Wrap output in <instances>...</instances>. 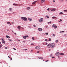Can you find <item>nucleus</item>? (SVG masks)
Returning <instances> with one entry per match:
<instances>
[{"label": "nucleus", "instance_id": "36", "mask_svg": "<svg viewBox=\"0 0 67 67\" xmlns=\"http://www.w3.org/2000/svg\"><path fill=\"white\" fill-rule=\"evenodd\" d=\"M50 56L51 57H52V56H53V55L52 54H51Z\"/></svg>", "mask_w": 67, "mask_h": 67}, {"label": "nucleus", "instance_id": "9", "mask_svg": "<svg viewBox=\"0 0 67 67\" xmlns=\"http://www.w3.org/2000/svg\"><path fill=\"white\" fill-rule=\"evenodd\" d=\"M38 30L39 31H42L43 30V29L41 28H39L38 29Z\"/></svg>", "mask_w": 67, "mask_h": 67}, {"label": "nucleus", "instance_id": "63", "mask_svg": "<svg viewBox=\"0 0 67 67\" xmlns=\"http://www.w3.org/2000/svg\"><path fill=\"white\" fill-rule=\"evenodd\" d=\"M12 32H13V31H12Z\"/></svg>", "mask_w": 67, "mask_h": 67}, {"label": "nucleus", "instance_id": "41", "mask_svg": "<svg viewBox=\"0 0 67 67\" xmlns=\"http://www.w3.org/2000/svg\"><path fill=\"white\" fill-rule=\"evenodd\" d=\"M5 49H7L8 48V47H6L5 48Z\"/></svg>", "mask_w": 67, "mask_h": 67}, {"label": "nucleus", "instance_id": "34", "mask_svg": "<svg viewBox=\"0 0 67 67\" xmlns=\"http://www.w3.org/2000/svg\"><path fill=\"white\" fill-rule=\"evenodd\" d=\"M64 12H67V10H64Z\"/></svg>", "mask_w": 67, "mask_h": 67}, {"label": "nucleus", "instance_id": "51", "mask_svg": "<svg viewBox=\"0 0 67 67\" xmlns=\"http://www.w3.org/2000/svg\"><path fill=\"white\" fill-rule=\"evenodd\" d=\"M49 51H51V49H49Z\"/></svg>", "mask_w": 67, "mask_h": 67}, {"label": "nucleus", "instance_id": "33", "mask_svg": "<svg viewBox=\"0 0 67 67\" xmlns=\"http://www.w3.org/2000/svg\"><path fill=\"white\" fill-rule=\"evenodd\" d=\"M46 35H48V33H46Z\"/></svg>", "mask_w": 67, "mask_h": 67}, {"label": "nucleus", "instance_id": "64", "mask_svg": "<svg viewBox=\"0 0 67 67\" xmlns=\"http://www.w3.org/2000/svg\"><path fill=\"white\" fill-rule=\"evenodd\" d=\"M43 45H44V44H45L44 43H43Z\"/></svg>", "mask_w": 67, "mask_h": 67}, {"label": "nucleus", "instance_id": "32", "mask_svg": "<svg viewBox=\"0 0 67 67\" xmlns=\"http://www.w3.org/2000/svg\"><path fill=\"white\" fill-rule=\"evenodd\" d=\"M54 26H55V24H53L52 25V26L53 27H54Z\"/></svg>", "mask_w": 67, "mask_h": 67}, {"label": "nucleus", "instance_id": "21", "mask_svg": "<svg viewBox=\"0 0 67 67\" xmlns=\"http://www.w3.org/2000/svg\"><path fill=\"white\" fill-rule=\"evenodd\" d=\"M13 5H18L17 4H15V3H14Z\"/></svg>", "mask_w": 67, "mask_h": 67}, {"label": "nucleus", "instance_id": "7", "mask_svg": "<svg viewBox=\"0 0 67 67\" xmlns=\"http://www.w3.org/2000/svg\"><path fill=\"white\" fill-rule=\"evenodd\" d=\"M29 36H23V38H24V39H26V37H28Z\"/></svg>", "mask_w": 67, "mask_h": 67}, {"label": "nucleus", "instance_id": "3", "mask_svg": "<svg viewBox=\"0 0 67 67\" xmlns=\"http://www.w3.org/2000/svg\"><path fill=\"white\" fill-rule=\"evenodd\" d=\"M48 11H55L56 9H52L51 10V9H49V8H48L47 9Z\"/></svg>", "mask_w": 67, "mask_h": 67}, {"label": "nucleus", "instance_id": "40", "mask_svg": "<svg viewBox=\"0 0 67 67\" xmlns=\"http://www.w3.org/2000/svg\"><path fill=\"white\" fill-rule=\"evenodd\" d=\"M39 52H40V51H38L37 52V53H39Z\"/></svg>", "mask_w": 67, "mask_h": 67}, {"label": "nucleus", "instance_id": "20", "mask_svg": "<svg viewBox=\"0 0 67 67\" xmlns=\"http://www.w3.org/2000/svg\"><path fill=\"white\" fill-rule=\"evenodd\" d=\"M64 55L63 53H61L60 54V55Z\"/></svg>", "mask_w": 67, "mask_h": 67}, {"label": "nucleus", "instance_id": "25", "mask_svg": "<svg viewBox=\"0 0 67 67\" xmlns=\"http://www.w3.org/2000/svg\"><path fill=\"white\" fill-rule=\"evenodd\" d=\"M59 14H63V13L62 12H61Z\"/></svg>", "mask_w": 67, "mask_h": 67}, {"label": "nucleus", "instance_id": "8", "mask_svg": "<svg viewBox=\"0 0 67 67\" xmlns=\"http://www.w3.org/2000/svg\"><path fill=\"white\" fill-rule=\"evenodd\" d=\"M59 53L58 52H57L55 53V55L56 56H59Z\"/></svg>", "mask_w": 67, "mask_h": 67}, {"label": "nucleus", "instance_id": "26", "mask_svg": "<svg viewBox=\"0 0 67 67\" xmlns=\"http://www.w3.org/2000/svg\"><path fill=\"white\" fill-rule=\"evenodd\" d=\"M46 17H47L48 19H49V16H48V15L46 16Z\"/></svg>", "mask_w": 67, "mask_h": 67}, {"label": "nucleus", "instance_id": "29", "mask_svg": "<svg viewBox=\"0 0 67 67\" xmlns=\"http://www.w3.org/2000/svg\"><path fill=\"white\" fill-rule=\"evenodd\" d=\"M10 23V22H7V24H9V23Z\"/></svg>", "mask_w": 67, "mask_h": 67}, {"label": "nucleus", "instance_id": "18", "mask_svg": "<svg viewBox=\"0 0 67 67\" xmlns=\"http://www.w3.org/2000/svg\"><path fill=\"white\" fill-rule=\"evenodd\" d=\"M6 37H7V38H10V37H9V36H6Z\"/></svg>", "mask_w": 67, "mask_h": 67}, {"label": "nucleus", "instance_id": "15", "mask_svg": "<svg viewBox=\"0 0 67 67\" xmlns=\"http://www.w3.org/2000/svg\"><path fill=\"white\" fill-rule=\"evenodd\" d=\"M28 20H29V21H32V19L31 18H28Z\"/></svg>", "mask_w": 67, "mask_h": 67}, {"label": "nucleus", "instance_id": "59", "mask_svg": "<svg viewBox=\"0 0 67 67\" xmlns=\"http://www.w3.org/2000/svg\"><path fill=\"white\" fill-rule=\"evenodd\" d=\"M21 28H22V29H24V28H23V27H22Z\"/></svg>", "mask_w": 67, "mask_h": 67}, {"label": "nucleus", "instance_id": "4", "mask_svg": "<svg viewBox=\"0 0 67 67\" xmlns=\"http://www.w3.org/2000/svg\"><path fill=\"white\" fill-rule=\"evenodd\" d=\"M40 48L41 47L39 46H37L35 47V48H36V49H40Z\"/></svg>", "mask_w": 67, "mask_h": 67}, {"label": "nucleus", "instance_id": "6", "mask_svg": "<svg viewBox=\"0 0 67 67\" xmlns=\"http://www.w3.org/2000/svg\"><path fill=\"white\" fill-rule=\"evenodd\" d=\"M43 19L42 18L40 19L39 20V22H43Z\"/></svg>", "mask_w": 67, "mask_h": 67}, {"label": "nucleus", "instance_id": "23", "mask_svg": "<svg viewBox=\"0 0 67 67\" xmlns=\"http://www.w3.org/2000/svg\"><path fill=\"white\" fill-rule=\"evenodd\" d=\"M56 18V17L53 16L52 17V19H55V18Z\"/></svg>", "mask_w": 67, "mask_h": 67}, {"label": "nucleus", "instance_id": "50", "mask_svg": "<svg viewBox=\"0 0 67 67\" xmlns=\"http://www.w3.org/2000/svg\"><path fill=\"white\" fill-rule=\"evenodd\" d=\"M53 2H55V0H53Z\"/></svg>", "mask_w": 67, "mask_h": 67}, {"label": "nucleus", "instance_id": "28", "mask_svg": "<svg viewBox=\"0 0 67 67\" xmlns=\"http://www.w3.org/2000/svg\"><path fill=\"white\" fill-rule=\"evenodd\" d=\"M52 22H51V21H50L48 23V24H49V23H50V24H51V23Z\"/></svg>", "mask_w": 67, "mask_h": 67}, {"label": "nucleus", "instance_id": "46", "mask_svg": "<svg viewBox=\"0 0 67 67\" xmlns=\"http://www.w3.org/2000/svg\"><path fill=\"white\" fill-rule=\"evenodd\" d=\"M10 59L11 60H12V58H10Z\"/></svg>", "mask_w": 67, "mask_h": 67}, {"label": "nucleus", "instance_id": "22", "mask_svg": "<svg viewBox=\"0 0 67 67\" xmlns=\"http://www.w3.org/2000/svg\"><path fill=\"white\" fill-rule=\"evenodd\" d=\"M8 40L9 41H11V42H12L13 40H11V39H9Z\"/></svg>", "mask_w": 67, "mask_h": 67}, {"label": "nucleus", "instance_id": "12", "mask_svg": "<svg viewBox=\"0 0 67 67\" xmlns=\"http://www.w3.org/2000/svg\"><path fill=\"white\" fill-rule=\"evenodd\" d=\"M38 58H39V59H42L43 58L41 57H38Z\"/></svg>", "mask_w": 67, "mask_h": 67}, {"label": "nucleus", "instance_id": "31", "mask_svg": "<svg viewBox=\"0 0 67 67\" xmlns=\"http://www.w3.org/2000/svg\"><path fill=\"white\" fill-rule=\"evenodd\" d=\"M51 38H49V40H48V41H51Z\"/></svg>", "mask_w": 67, "mask_h": 67}, {"label": "nucleus", "instance_id": "58", "mask_svg": "<svg viewBox=\"0 0 67 67\" xmlns=\"http://www.w3.org/2000/svg\"><path fill=\"white\" fill-rule=\"evenodd\" d=\"M46 27H47V26H46Z\"/></svg>", "mask_w": 67, "mask_h": 67}, {"label": "nucleus", "instance_id": "11", "mask_svg": "<svg viewBox=\"0 0 67 67\" xmlns=\"http://www.w3.org/2000/svg\"><path fill=\"white\" fill-rule=\"evenodd\" d=\"M36 2H37V1H36L34 2H33V3H32V4L33 5H34V4H35V3H36Z\"/></svg>", "mask_w": 67, "mask_h": 67}, {"label": "nucleus", "instance_id": "5", "mask_svg": "<svg viewBox=\"0 0 67 67\" xmlns=\"http://www.w3.org/2000/svg\"><path fill=\"white\" fill-rule=\"evenodd\" d=\"M1 40H2V43H4V44H5V41H4V40H3V39L2 38Z\"/></svg>", "mask_w": 67, "mask_h": 67}, {"label": "nucleus", "instance_id": "60", "mask_svg": "<svg viewBox=\"0 0 67 67\" xmlns=\"http://www.w3.org/2000/svg\"><path fill=\"white\" fill-rule=\"evenodd\" d=\"M58 58H59V56H58Z\"/></svg>", "mask_w": 67, "mask_h": 67}, {"label": "nucleus", "instance_id": "43", "mask_svg": "<svg viewBox=\"0 0 67 67\" xmlns=\"http://www.w3.org/2000/svg\"><path fill=\"white\" fill-rule=\"evenodd\" d=\"M52 58H55V57H53Z\"/></svg>", "mask_w": 67, "mask_h": 67}, {"label": "nucleus", "instance_id": "14", "mask_svg": "<svg viewBox=\"0 0 67 67\" xmlns=\"http://www.w3.org/2000/svg\"><path fill=\"white\" fill-rule=\"evenodd\" d=\"M45 1V0H41V3H43V2H44Z\"/></svg>", "mask_w": 67, "mask_h": 67}, {"label": "nucleus", "instance_id": "27", "mask_svg": "<svg viewBox=\"0 0 67 67\" xmlns=\"http://www.w3.org/2000/svg\"><path fill=\"white\" fill-rule=\"evenodd\" d=\"M24 50H25V51H27V49H24Z\"/></svg>", "mask_w": 67, "mask_h": 67}, {"label": "nucleus", "instance_id": "52", "mask_svg": "<svg viewBox=\"0 0 67 67\" xmlns=\"http://www.w3.org/2000/svg\"><path fill=\"white\" fill-rule=\"evenodd\" d=\"M31 52H33V50H31Z\"/></svg>", "mask_w": 67, "mask_h": 67}, {"label": "nucleus", "instance_id": "10", "mask_svg": "<svg viewBox=\"0 0 67 67\" xmlns=\"http://www.w3.org/2000/svg\"><path fill=\"white\" fill-rule=\"evenodd\" d=\"M47 47H51V44H48L47 45Z\"/></svg>", "mask_w": 67, "mask_h": 67}, {"label": "nucleus", "instance_id": "13", "mask_svg": "<svg viewBox=\"0 0 67 67\" xmlns=\"http://www.w3.org/2000/svg\"><path fill=\"white\" fill-rule=\"evenodd\" d=\"M18 28L19 30H20V28H21L20 26H18Z\"/></svg>", "mask_w": 67, "mask_h": 67}, {"label": "nucleus", "instance_id": "38", "mask_svg": "<svg viewBox=\"0 0 67 67\" xmlns=\"http://www.w3.org/2000/svg\"><path fill=\"white\" fill-rule=\"evenodd\" d=\"M13 49H14V50H16V49L15 48H13Z\"/></svg>", "mask_w": 67, "mask_h": 67}, {"label": "nucleus", "instance_id": "62", "mask_svg": "<svg viewBox=\"0 0 67 67\" xmlns=\"http://www.w3.org/2000/svg\"><path fill=\"white\" fill-rule=\"evenodd\" d=\"M65 1H67V0H65Z\"/></svg>", "mask_w": 67, "mask_h": 67}, {"label": "nucleus", "instance_id": "16", "mask_svg": "<svg viewBox=\"0 0 67 67\" xmlns=\"http://www.w3.org/2000/svg\"><path fill=\"white\" fill-rule=\"evenodd\" d=\"M9 10L10 11H12V9L11 8H9Z\"/></svg>", "mask_w": 67, "mask_h": 67}, {"label": "nucleus", "instance_id": "24", "mask_svg": "<svg viewBox=\"0 0 67 67\" xmlns=\"http://www.w3.org/2000/svg\"><path fill=\"white\" fill-rule=\"evenodd\" d=\"M27 10H29V9H30V7H28L27 8Z\"/></svg>", "mask_w": 67, "mask_h": 67}, {"label": "nucleus", "instance_id": "56", "mask_svg": "<svg viewBox=\"0 0 67 67\" xmlns=\"http://www.w3.org/2000/svg\"><path fill=\"white\" fill-rule=\"evenodd\" d=\"M9 58H10V57L9 56H8Z\"/></svg>", "mask_w": 67, "mask_h": 67}, {"label": "nucleus", "instance_id": "2", "mask_svg": "<svg viewBox=\"0 0 67 67\" xmlns=\"http://www.w3.org/2000/svg\"><path fill=\"white\" fill-rule=\"evenodd\" d=\"M21 19L23 20H24L25 21H27V18L25 17H21Z\"/></svg>", "mask_w": 67, "mask_h": 67}, {"label": "nucleus", "instance_id": "44", "mask_svg": "<svg viewBox=\"0 0 67 67\" xmlns=\"http://www.w3.org/2000/svg\"><path fill=\"white\" fill-rule=\"evenodd\" d=\"M48 60H47L45 62H48Z\"/></svg>", "mask_w": 67, "mask_h": 67}, {"label": "nucleus", "instance_id": "1", "mask_svg": "<svg viewBox=\"0 0 67 67\" xmlns=\"http://www.w3.org/2000/svg\"><path fill=\"white\" fill-rule=\"evenodd\" d=\"M55 44L54 43H52L51 44V48H54L55 47Z\"/></svg>", "mask_w": 67, "mask_h": 67}, {"label": "nucleus", "instance_id": "37", "mask_svg": "<svg viewBox=\"0 0 67 67\" xmlns=\"http://www.w3.org/2000/svg\"><path fill=\"white\" fill-rule=\"evenodd\" d=\"M60 21H59V22H60V21H62V19H60Z\"/></svg>", "mask_w": 67, "mask_h": 67}, {"label": "nucleus", "instance_id": "54", "mask_svg": "<svg viewBox=\"0 0 67 67\" xmlns=\"http://www.w3.org/2000/svg\"><path fill=\"white\" fill-rule=\"evenodd\" d=\"M23 42H25V41H23Z\"/></svg>", "mask_w": 67, "mask_h": 67}, {"label": "nucleus", "instance_id": "42", "mask_svg": "<svg viewBox=\"0 0 67 67\" xmlns=\"http://www.w3.org/2000/svg\"><path fill=\"white\" fill-rule=\"evenodd\" d=\"M53 36H55V35H54V34H53Z\"/></svg>", "mask_w": 67, "mask_h": 67}, {"label": "nucleus", "instance_id": "45", "mask_svg": "<svg viewBox=\"0 0 67 67\" xmlns=\"http://www.w3.org/2000/svg\"><path fill=\"white\" fill-rule=\"evenodd\" d=\"M1 46V47H2V45L1 44L0 45Z\"/></svg>", "mask_w": 67, "mask_h": 67}, {"label": "nucleus", "instance_id": "47", "mask_svg": "<svg viewBox=\"0 0 67 67\" xmlns=\"http://www.w3.org/2000/svg\"><path fill=\"white\" fill-rule=\"evenodd\" d=\"M14 34L15 35H16V33H14Z\"/></svg>", "mask_w": 67, "mask_h": 67}, {"label": "nucleus", "instance_id": "39", "mask_svg": "<svg viewBox=\"0 0 67 67\" xmlns=\"http://www.w3.org/2000/svg\"><path fill=\"white\" fill-rule=\"evenodd\" d=\"M47 44H48L47 42V43L45 44V45H47Z\"/></svg>", "mask_w": 67, "mask_h": 67}, {"label": "nucleus", "instance_id": "55", "mask_svg": "<svg viewBox=\"0 0 67 67\" xmlns=\"http://www.w3.org/2000/svg\"><path fill=\"white\" fill-rule=\"evenodd\" d=\"M10 24V25H11L12 24Z\"/></svg>", "mask_w": 67, "mask_h": 67}, {"label": "nucleus", "instance_id": "57", "mask_svg": "<svg viewBox=\"0 0 67 67\" xmlns=\"http://www.w3.org/2000/svg\"><path fill=\"white\" fill-rule=\"evenodd\" d=\"M62 1H64V0H61Z\"/></svg>", "mask_w": 67, "mask_h": 67}, {"label": "nucleus", "instance_id": "19", "mask_svg": "<svg viewBox=\"0 0 67 67\" xmlns=\"http://www.w3.org/2000/svg\"><path fill=\"white\" fill-rule=\"evenodd\" d=\"M58 40H56L55 41L56 43H57L58 42Z\"/></svg>", "mask_w": 67, "mask_h": 67}, {"label": "nucleus", "instance_id": "30", "mask_svg": "<svg viewBox=\"0 0 67 67\" xmlns=\"http://www.w3.org/2000/svg\"><path fill=\"white\" fill-rule=\"evenodd\" d=\"M32 39L33 40H34V37H32Z\"/></svg>", "mask_w": 67, "mask_h": 67}, {"label": "nucleus", "instance_id": "53", "mask_svg": "<svg viewBox=\"0 0 67 67\" xmlns=\"http://www.w3.org/2000/svg\"><path fill=\"white\" fill-rule=\"evenodd\" d=\"M62 32H64V31H62Z\"/></svg>", "mask_w": 67, "mask_h": 67}, {"label": "nucleus", "instance_id": "35", "mask_svg": "<svg viewBox=\"0 0 67 67\" xmlns=\"http://www.w3.org/2000/svg\"><path fill=\"white\" fill-rule=\"evenodd\" d=\"M45 41H46V42H47V39H46L45 40Z\"/></svg>", "mask_w": 67, "mask_h": 67}, {"label": "nucleus", "instance_id": "48", "mask_svg": "<svg viewBox=\"0 0 67 67\" xmlns=\"http://www.w3.org/2000/svg\"><path fill=\"white\" fill-rule=\"evenodd\" d=\"M34 27H36V26H35V25H34Z\"/></svg>", "mask_w": 67, "mask_h": 67}, {"label": "nucleus", "instance_id": "49", "mask_svg": "<svg viewBox=\"0 0 67 67\" xmlns=\"http://www.w3.org/2000/svg\"><path fill=\"white\" fill-rule=\"evenodd\" d=\"M31 45H34V44L33 43H31Z\"/></svg>", "mask_w": 67, "mask_h": 67}, {"label": "nucleus", "instance_id": "17", "mask_svg": "<svg viewBox=\"0 0 67 67\" xmlns=\"http://www.w3.org/2000/svg\"><path fill=\"white\" fill-rule=\"evenodd\" d=\"M54 29H56L57 28V26L56 25H55L54 26Z\"/></svg>", "mask_w": 67, "mask_h": 67}, {"label": "nucleus", "instance_id": "61", "mask_svg": "<svg viewBox=\"0 0 67 67\" xmlns=\"http://www.w3.org/2000/svg\"><path fill=\"white\" fill-rule=\"evenodd\" d=\"M1 44V42H0V44Z\"/></svg>", "mask_w": 67, "mask_h": 67}]
</instances>
